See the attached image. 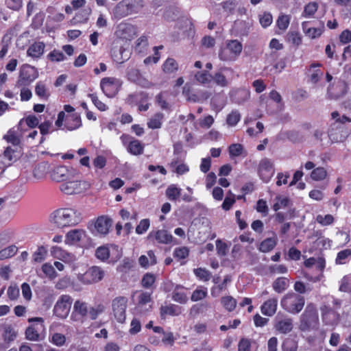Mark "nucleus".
<instances>
[{
    "label": "nucleus",
    "mask_w": 351,
    "mask_h": 351,
    "mask_svg": "<svg viewBox=\"0 0 351 351\" xmlns=\"http://www.w3.org/2000/svg\"><path fill=\"white\" fill-rule=\"evenodd\" d=\"M81 220V213L72 208L57 209L50 215V221L58 228L74 226Z\"/></svg>",
    "instance_id": "1"
},
{
    "label": "nucleus",
    "mask_w": 351,
    "mask_h": 351,
    "mask_svg": "<svg viewBox=\"0 0 351 351\" xmlns=\"http://www.w3.org/2000/svg\"><path fill=\"white\" fill-rule=\"evenodd\" d=\"M305 304L304 298L296 293L289 292L285 295L281 300V307L291 314H298L304 308Z\"/></svg>",
    "instance_id": "2"
},
{
    "label": "nucleus",
    "mask_w": 351,
    "mask_h": 351,
    "mask_svg": "<svg viewBox=\"0 0 351 351\" xmlns=\"http://www.w3.org/2000/svg\"><path fill=\"white\" fill-rule=\"evenodd\" d=\"M243 45L237 40H226L219 51V58L224 62H232L237 59L242 52Z\"/></svg>",
    "instance_id": "3"
},
{
    "label": "nucleus",
    "mask_w": 351,
    "mask_h": 351,
    "mask_svg": "<svg viewBox=\"0 0 351 351\" xmlns=\"http://www.w3.org/2000/svg\"><path fill=\"white\" fill-rule=\"evenodd\" d=\"M319 325V317L317 308L313 304L306 306L301 316L302 330H311L317 328Z\"/></svg>",
    "instance_id": "4"
},
{
    "label": "nucleus",
    "mask_w": 351,
    "mask_h": 351,
    "mask_svg": "<svg viewBox=\"0 0 351 351\" xmlns=\"http://www.w3.org/2000/svg\"><path fill=\"white\" fill-rule=\"evenodd\" d=\"M105 275L104 271L98 266L89 267L84 273L78 274L77 279L84 285H91L101 281Z\"/></svg>",
    "instance_id": "5"
},
{
    "label": "nucleus",
    "mask_w": 351,
    "mask_h": 351,
    "mask_svg": "<svg viewBox=\"0 0 351 351\" xmlns=\"http://www.w3.org/2000/svg\"><path fill=\"white\" fill-rule=\"evenodd\" d=\"M90 184L83 180H67L60 185V190L66 195L80 194L86 191Z\"/></svg>",
    "instance_id": "6"
},
{
    "label": "nucleus",
    "mask_w": 351,
    "mask_h": 351,
    "mask_svg": "<svg viewBox=\"0 0 351 351\" xmlns=\"http://www.w3.org/2000/svg\"><path fill=\"white\" fill-rule=\"evenodd\" d=\"M73 299L69 295L64 294L60 295L53 307V315L60 319H65L68 317Z\"/></svg>",
    "instance_id": "7"
},
{
    "label": "nucleus",
    "mask_w": 351,
    "mask_h": 351,
    "mask_svg": "<svg viewBox=\"0 0 351 351\" xmlns=\"http://www.w3.org/2000/svg\"><path fill=\"white\" fill-rule=\"evenodd\" d=\"M38 77V72L35 67L23 64L21 67L16 86H29Z\"/></svg>",
    "instance_id": "8"
},
{
    "label": "nucleus",
    "mask_w": 351,
    "mask_h": 351,
    "mask_svg": "<svg viewBox=\"0 0 351 351\" xmlns=\"http://www.w3.org/2000/svg\"><path fill=\"white\" fill-rule=\"evenodd\" d=\"M147 239L156 244L171 245L175 238L165 229L153 230L149 232Z\"/></svg>",
    "instance_id": "9"
},
{
    "label": "nucleus",
    "mask_w": 351,
    "mask_h": 351,
    "mask_svg": "<svg viewBox=\"0 0 351 351\" xmlns=\"http://www.w3.org/2000/svg\"><path fill=\"white\" fill-rule=\"evenodd\" d=\"M120 80L115 77H104L101 80L100 86L104 93L108 97H113L121 86Z\"/></svg>",
    "instance_id": "10"
},
{
    "label": "nucleus",
    "mask_w": 351,
    "mask_h": 351,
    "mask_svg": "<svg viewBox=\"0 0 351 351\" xmlns=\"http://www.w3.org/2000/svg\"><path fill=\"white\" fill-rule=\"evenodd\" d=\"M128 304V298L125 297H117L112 302V312L114 318L119 323H123L125 320V310Z\"/></svg>",
    "instance_id": "11"
},
{
    "label": "nucleus",
    "mask_w": 351,
    "mask_h": 351,
    "mask_svg": "<svg viewBox=\"0 0 351 351\" xmlns=\"http://www.w3.org/2000/svg\"><path fill=\"white\" fill-rule=\"evenodd\" d=\"M293 319L286 315L278 313L274 319V328L280 333L287 334L293 328Z\"/></svg>",
    "instance_id": "12"
},
{
    "label": "nucleus",
    "mask_w": 351,
    "mask_h": 351,
    "mask_svg": "<svg viewBox=\"0 0 351 351\" xmlns=\"http://www.w3.org/2000/svg\"><path fill=\"white\" fill-rule=\"evenodd\" d=\"M29 322H36L38 324L29 326L25 330V336L28 340L38 341L40 339L39 332L44 328L43 324V319L42 317H33L28 319Z\"/></svg>",
    "instance_id": "13"
},
{
    "label": "nucleus",
    "mask_w": 351,
    "mask_h": 351,
    "mask_svg": "<svg viewBox=\"0 0 351 351\" xmlns=\"http://www.w3.org/2000/svg\"><path fill=\"white\" fill-rule=\"evenodd\" d=\"M51 178L56 182H65L73 176V173L66 166L58 165L50 171Z\"/></svg>",
    "instance_id": "14"
},
{
    "label": "nucleus",
    "mask_w": 351,
    "mask_h": 351,
    "mask_svg": "<svg viewBox=\"0 0 351 351\" xmlns=\"http://www.w3.org/2000/svg\"><path fill=\"white\" fill-rule=\"evenodd\" d=\"M274 173V169L271 160L268 158L261 160L258 165V174L261 179L265 182H268Z\"/></svg>",
    "instance_id": "15"
},
{
    "label": "nucleus",
    "mask_w": 351,
    "mask_h": 351,
    "mask_svg": "<svg viewBox=\"0 0 351 351\" xmlns=\"http://www.w3.org/2000/svg\"><path fill=\"white\" fill-rule=\"evenodd\" d=\"M225 73H233V70L230 67L221 68L218 71L215 72L213 75L212 80L214 81L217 86L220 87H226L230 82L231 79L227 77Z\"/></svg>",
    "instance_id": "16"
},
{
    "label": "nucleus",
    "mask_w": 351,
    "mask_h": 351,
    "mask_svg": "<svg viewBox=\"0 0 351 351\" xmlns=\"http://www.w3.org/2000/svg\"><path fill=\"white\" fill-rule=\"evenodd\" d=\"M152 294L148 292H141L138 295L136 309L138 313H143L152 308Z\"/></svg>",
    "instance_id": "17"
},
{
    "label": "nucleus",
    "mask_w": 351,
    "mask_h": 351,
    "mask_svg": "<svg viewBox=\"0 0 351 351\" xmlns=\"http://www.w3.org/2000/svg\"><path fill=\"white\" fill-rule=\"evenodd\" d=\"M322 320L325 325L335 326L339 322V314L328 307L325 306L322 309Z\"/></svg>",
    "instance_id": "18"
},
{
    "label": "nucleus",
    "mask_w": 351,
    "mask_h": 351,
    "mask_svg": "<svg viewBox=\"0 0 351 351\" xmlns=\"http://www.w3.org/2000/svg\"><path fill=\"white\" fill-rule=\"evenodd\" d=\"M250 93L245 88L232 90L230 92V100L237 104H241L249 99Z\"/></svg>",
    "instance_id": "19"
},
{
    "label": "nucleus",
    "mask_w": 351,
    "mask_h": 351,
    "mask_svg": "<svg viewBox=\"0 0 351 351\" xmlns=\"http://www.w3.org/2000/svg\"><path fill=\"white\" fill-rule=\"evenodd\" d=\"M86 237V232L82 229H74L69 231L65 237V243L75 245Z\"/></svg>",
    "instance_id": "20"
},
{
    "label": "nucleus",
    "mask_w": 351,
    "mask_h": 351,
    "mask_svg": "<svg viewBox=\"0 0 351 351\" xmlns=\"http://www.w3.org/2000/svg\"><path fill=\"white\" fill-rule=\"evenodd\" d=\"M82 126V121L80 114L74 113L67 115L65 118L64 127L62 130L66 129L72 131L78 129Z\"/></svg>",
    "instance_id": "21"
},
{
    "label": "nucleus",
    "mask_w": 351,
    "mask_h": 351,
    "mask_svg": "<svg viewBox=\"0 0 351 351\" xmlns=\"http://www.w3.org/2000/svg\"><path fill=\"white\" fill-rule=\"evenodd\" d=\"M112 221L106 217H99L95 223V229L97 234L101 235L106 234L111 226Z\"/></svg>",
    "instance_id": "22"
},
{
    "label": "nucleus",
    "mask_w": 351,
    "mask_h": 351,
    "mask_svg": "<svg viewBox=\"0 0 351 351\" xmlns=\"http://www.w3.org/2000/svg\"><path fill=\"white\" fill-rule=\"evenodd\" d=\"M278 307V299L276 298H270L265 301L261 306V313L269 317L273 316Z\"/></svg>",
    "instance_id": "23"
},
{
    "label": "nucleus",
    "mask_w": 351,
    "mask_h": 351,
    "mask_svg": "<svg viewBox=\"0 0 351 351\" xmlns=\"http://www.w3.org/2000/svg\"><path fill=\"white\" fill-rule=\"evenodd\" d=\"M111 56L114 62L122 64L130 58V52L123 47L118 49L113 47L111 50Z\"/></svg>",
    "instance_id": "24"
},
{
    "label": "nucleus",
    "mask_w": 351,
    "mask_h": 351,
    "mask_svg": "<svg viewBox=\"0 0 351 351\" xmlns=\"http://www.w3.org/2000/svg\"><path fill=\"white\" fill-rule=\"evenodd\" d=\"M308 24V21H304L302 23V28L306 36H308L311 39H315L322 34L324 29V25L323 23L319 27H309Z\"/></svg>",
    "instance_id": "25"
},
{
    "label": "nucleus",
    "mask_w": 351,
    "mask_h": 351,
    "mask_svg": "<svg viewBox=\"0 0 351 351\" xmlns=\"http://www.w3.org/2000/svg\"><path fill=\"white\" fill-rule=\"evenodd\" d=\"M181 313L182 307L173 304L162 306L160 308V313L162 319H165L167 315L178 316L181 314Z\"/></svg>",
    "instance_id": "26"
},
{
    "label": "nucleus",
    "mask_w": 351,
    "mask_h": 351,
    "mask_svg": "<svg viewBox=\"0 0 351 351\" xmlns=\"http://www.w3.org/2000/svg\"><path fill=\"white\" fill-rule=\"evenodd\" d=\"M126 6L127 5L124 3L123 0L119 1L112 10L111 14L112 17L119 20L129 15H131L130 11L128 10V8Z\"/></svg>",
    "instance_id": "27"
},
{
    "label": "nucleus",
    "mask_w": 351,
    "mask_h": 351,
    "mask_svg": "<svg viewBox=\"0 0 351 351\" xmlns=\"http://www.w3.org/2000/svg\"><path fill=\"white\" fill-rule=\"evenodd\" d=\"M45 48V45L44 43L35 42L29 47L27 54L33 58H38L44 53Z\"/></svg>",
    "instance_id": "28"
},
{
    "label": "nucleus",
    "mask_w": 351,
    "mask_h": 351,
    "mask_svg": "<svg viewBox=\"0 0 351 351\" xmlns=\"http://www.w3.org/2000/svg\"><path fill=\"white\" fill-rule=\"evenodd\" d=\"M172 299L178 303L185 304L188 301L187 289L181 285H176L172 294Z\"/></svg>",
    "instance_id": "29"
},
{
    "label": "nucleus",
    "mask_w": 351,
    "mask_h": 351,
    "mask_svg": "<svg viewBox=\"0 0 351 351\" xmlns=\"http://www.w3.org/2000/svg\"><path fill=\"white\" fill-rule=\"evenodd\" d=\"M119 36L123 38L130 40L136 34V28L129 23H122L119 25Z\"/></svg>",
    "instance_id": "30"
},
{
    "label": "nucleus",
    "mask_w": 351,
    "mask_h": 351,
    "mask_svg": "<svg viewBox=\"0 0 351 351\" xmlns=\"http://www.w3.org/2000/svg\"><path fill=\"white\" fill-rule=\"evenodd\" d=\"M50 170V165L47 162H40L36 165L33 171V176L37 180L45 178Z\"/></svg>",
    "instance_id": "31"
},
{
    "label": "nucleus",
    "mask_w": 351,
    "mask_h": 351,
    "mask_svg": "<svg viewBox=\"0 0 351 351\" xmlns=\"http://www.w3.org/2000/svg\"><path fill=\"white\" fill-rule=\"evenodd\" d=\"M38 129L40 130V134H42V137L40 138L39 144H42L45 141V136L49 134L52 133L56 130L53 125L52 120H45L43 123H40L38 125Z\"/></svg>",
    "instance_id": "32"
},
{
    "label": "nucleus",
    "mask_w": 351,
    "mask_h": 351,
    "mask_svg": "<svg viewBox=\"0 0 351 351\" xmlns=\"http://www.w3.org/2000/svg\"><path fill=\"white\" fill-rule=\"evenodd\" d=\"M88 306L85 302L81 300H76L73 305V312L71 318H73L75 314L80 315L82 317L87 316L88 313Z\"/></svg>",
    "instance_id": "33"
},
{
    "label": "nucleus",
    "mask_w": 351,
    "mask_h": 351,
    "mask_svg": "<svg viewBox=\"0 0 351 351\" xmlns=\"http://www.w3.org/2000/svg\"><path fill=\"white\" fill-rule=\"evenodd\" d=\"M289 286V280L285 277L277 278L272 283L273 289L278 293L284 292Z\"/></svg>",
    "instance_id": "34"
},
{
    "label": "nucleus",
    "mask_w": 351,
    "mask_h": 351,
    "mask_svg": "<svg viewBox=\"0 0 351 351\" xmlns=\"http://www.w3.org/2000/svg\"><path fill=\"white\" fill-rule=\"evenodd\" d=\"M339 130V134L334 132L333 128H332L328 132V137L332 143L343 142L346 140L348 136L347 132L343 130V128L336 127Z\"/></svg>",
    "instance_id": "35"
},
{
    "label": "nucleus",
    "mask_w": 351,
    "mask_h": 351,
    "mask_svg": "<svg viewBox=\"0 0 351 351\" xmlns=\"http://www.w3.org/2000/svg\"><path fill=\"white\" fill-rule=\"evenodd\" d=\"M131 15L138 13L143 7V0H123Z\"/></svg>",
    "instance_id": "36"
},
{
    "label": "nucleus",
    "mask_w": 351,
    "mask_h": 351,
    "mask_svg": "<svg viewBox=\"0 0 351 351\" xmlns=\"http://www.w3.org/2000/svg\"><path fill=\"white\" fill-rule=\"evenodd\" d=\"M194 78L197 83L206 85L211 82L213 75L208 71H200L195 73Z\"/></svg>",
    "instance_id": "37"
},
{
    "label": "nucleus",
    "mask_w": 351,
    "mask_h": 351,
    "mask_svg": "<svg viewBox=\"0 0 351 351\" xmlns=\"http://www.w3.org/2000/svg\"><path fill=\"white\" fill-rule=\"evenodd\" d=\"M164 114L161 112L154 114L147 122V126L151 129L160 128L163 122Z\"/></svg>",
    "instance_id": "38"
},
{
    "label": "nucleus",
    "mask_w": 351,
    "mask_h": 351,
    "mask_svg": "<svg viewBox=\"0 0 351 351\" xmlns=\"http://www.w3.org/2000/svg\"><path fill=\"white\" fill-rule=\"evenodd\" d=\"M35 93L40 99L45 100H47L50 95L49 91L47 88L46 84L42 81H39L36 83L35 86Z\"/></svg>",
    "instance_id": "39"
},
{
    "label": "nucleus",
    "mask_w": 351,
    "mask_h": 351,
    "mask_svg": "<svg viewBox=\"0 0 351 351\" xmlns=\"http://www.w3.org/2000/svg\"><path fill=\"white\" fill-rule=\"evenodd\" d=\"M3 139H5L8 143H11L14 148L19 147L21 143L19 134L14 130H10L8 133L3 136Z\"/></svg>",
    "instance_id": "40"
},
{
    "label": "nucleus",
    "mask_w": 351,
    "mask_h": 351,
    "mask_svg": "<svg viewBox=\"0 0 351 351\" xmlns=\"http://www.w3.org/2000/svg\"><path fill=\"white\" fill-rule=\"evenodd\" d=\"M182 189L176 184L169 185L166 189V196L171 201H177L181 195Z\"/></svg>",
    "instance_id": "41"
},
{
    "label": "nucleus",
    "mask_w": 351,
    "mask_h": 351,
    "mask_svg": "<svg viewBox=\"0 0 351 351\" xmlns=\"http://www.w3.org/2000/svg\"><path fill=\"white\" fill-rule=\"evenodd\" d=\"M17 331L11 325H6L4 326L3 337L4 341L10 343L13 341L17 336Z\"/></svg>",
    "instance_id": "42"
},
{
    "label": "nucleus",
    "mask_w": 351,
    "mask_h": 351,
    "mask_svg": "<svg viewBox=\"0 0 351 351\" xmlns=\"http://www.w3.org/2000/svg\"><path fill=\"white\" fill-rule=\"evenodd\" d=\"M178 69L177 62L171 58H168L162 65V70L165 73L171 74L176 72Z\"/></svg>",
    "instance_id": "43"
},
{
    "label": "nucleus",
    "mask_w": 351,
    "mask_h": 351,
    "mask_svg": "<svg viewBox=\"0 0 351 351\" xmlns=\"http://www.w3.org/2000/svg\"><path fill=\"white\" fill-rule=\"evenodd\" d=\"M277 239L275 237L267 238L263 241L259 246V250L262 252H268L276 245Z\"/></svg>",
    "instance_id": "44"
},
{
    "label": "nucleus",
    "mask_w": 351,
    "mask_h": 351,
    "mask_svg": "<svg viewBox=\"0 0 351 351\" xmlns=\"http://www.w3.org/2000/svg\"><path fill=\"white\" fill-rule=\"evenodd\" d=\"M23 123L26 124L30 128H34L37 126L38 127L40 124V119L36 115L32 114L21 119L19 126H22Z\"/></svg>",
    "instance_id": "45"
},
{
    "label": "nucleus",
    "mask_w": 351,
    "mask_h": 351,
    "mask_svg": "<svg viewBox=\"0 0 351 351\" xmlns=\"http://www.w3.org/2000/svg\"><path fill=\"white\" fill-rule=\"evenodd\" d=\"M128 151L133 155H140L143 152V146L138 140H133L130 142Z\"/></svg>",
    "instance_id": "46"
},
{
    "label": "nucleus",
    "mask_w": 351,
    "mask_h": 351,
    "mask_svg": "<svg viewBox=\"0 0 351 351\" xmlns=\"http://www.w3.org/2000/svg\"><path fill=\"white\" fill-rule=\"evenodd\" d=\"M134 260L130 258H124L117 267V270L121 273H128L134 267Z\"/></svg>",
    "instance_id": "47"
},
{
    "label": "nucleus",
    "mask_w": 351,
    "mask_h": 351,
    "mask_svg": "<svg viewBox=\"0 0 351 351\" xmlns=\"http://www.w3.org/2000/svg\"><path fill=\"white\" fill-rule=\"evenodd\" d=\"M19 147L13 148L12 147H8L3 154V157L7 160L6 162L8 165L10 164L11 162L16 160L18 157V149Z\"/></svg>",
    "instance_id": "48"
},
{
    "label": "nucleus",
    "mask_w": 351,
    "mask_h": 351,
    "mask_svg": "<svg viewBox=\"0 0 351 351\" xmlns=\"http://www.w3.org/2000/svg\"><path fill=\"white\" fill-rule=\"evenodd\" d=\"M290 15L281 14L279 15L276 20V25L279 28V29L282 31H285L290 24Z\"/></svg>",
    "instance_id": "49"
},
{
    "label": "nucleus",
    "mask_w": 351,
    "mask_h": 351,
    "mask_svg": "<svg viewBox=\"0 0 351 351\" xmlns=\"http://www.w3.org/2000/svg\"><path fill=\"white\" fill-rule=\"evenodd\" d=\"M254 341L247 338H242L238 343V351H254Z\"/></svg>",
    "instance_id": "50"
},
{
    "label": "nucleus",
    "mask_w": 351,
    "mask_h": 351,
    "mask_svg": "<svg viewBox=\"0 0 351 351\" xmlns=\"http://www.w3.org/2000/svg\"><path fill=\"white\" fill-rule=\"evenodd\" d=\"M221 303L223 306L228 311H232L237 306L236 300L232 296L229 295L222 297L221 299Z\"/></svg>",
    "instance_id": "51"
},
{
    "label": "nucleus",
    "mask_w": 351,
    "mask_h": 351,
    "mask_svg": "<svg viewBox=\"0 0 351 351\" xmlns=\"http://www.w3.org/2000/svg\"><path fill=\"white\" fill-rule=\"evenodd\" d=\"M41 270L46 277L53 280L57 277V273L55 271L53 266L49 263H46L42 265Z\"/></svg>",
    "instance_id": "52"
},
{
    "label": "nucleus",
    "mask_w": 351,
    "mask_h": 351,
    "mask_svg": "<svg viewBox=\"0 0 351 351\" xmlns=\"http://www.w3.org/2000/svg\"><path fill=\"white\" fill-rule=\"evenodd\" d=\"M235 202V195L231 191H229L223 200L221 207L224 210H229Z\"/></svg>",
    "instance_id": "53"
},
{
    "label": "nucleus",
    "mask_w": 351,
    "mask_h": 351,
    "mask_svg": "<svg viewBox=\"0 0 351 351\" xmlns=\"http://www.w3.org/2000/svg\"><path fill=\"white\" fill-rule=\"evenodd\" d=\"M350 258H351V250L346 249L338 252L335 261L337 264L342 265L346 263Z\"/></svg>",
    "instance_id": "54"
},
{
    "label": "nucleus",
    "mask_w": 351,
    "mask_h": 351,
    "mask_svg": "<svg viewBox=\"0 0 351 351\" xmlns=\"http://www.w3.org/2000/svg\"><path fill=\"white\" fill-rule=\"evenodd\" d=\"M318 5L316 2H310L305 5L302 16L308 18L312 16L317 10Z\"/></svg>",
    "instance_id": "55"
},
{
    "label": "nucleus",
    "mask_w": 351,
    "mask_h": 351,
    "mask_svg": "<svg viewBox=\"0 0 351 351\" xmlns=\"http://www.w3.org/2000/svg\"><path fill=\"white\" fill-rule=\"evenodd\" d=\"M214 123V119L211 115H208L204 119H199L198 123H194V127L195 129H198V125L203 128H209Z\"/></svg>",
    "instance_id": "56"
},
{
    "label": "nucleus",
    "mask_w": 351,
    "mask_h": 351,
    "mask_svg": "<svg viewBox=\"0 0 351 351\" xmlns=\"http://www.w3.org/2000/svg\"><path fill=\"white\" fill-rule=\"evenodd\" d=\"M287 41L295 46L301 45L302 38L300 34L298 32H289L287 35Z\"/></svg>",
    "instance_id": "57"
},
{
    "label": "nucleus",
    "mask_w": 351,
    "mask_h": 351,
    "mask_svg": "<svg viewBox=\"0 0 351 351\" xmlns=\"http://www.w3.org/2000/svg\"><path fill=\"white\" fill-rule=\"evenodd\" d=\"M241 120V114L237 110H232L226 118V123L230 126H235Z\"/></svg>",
    "instance_id": "58"
},
{
    "label": "nucleus",
    "mask_w": 351,
    "mask_h": 351,
    "mask_svg": "<svg viewBox=\"0 0 351 351\" xmlns=\"http://www.w3.org/2000/svg\"><path fill=\"white\" fill-rule=\"evenodd\" d=\"M95 256L101 261H106L110 256V250L107 246H100L95 251Z\"/></svg>",
    "instance_id": "59"
},
{
    "label": "nucleus",
    "mask_w": 351,
    "mask_h": 351,
    "mask_svg": "<svg viewBox=\"0 0 351 351\" xmlns=\"http://www.w3.org/2000/svg\"><path fill=\"white\" fill-rule=\"evenodd\" d=\"M147 38L146 36H142L138 38L136 41L135 51L138 53H144L147 47Z\"/></svg>",
    "instance_id": "60"
},
{
    "label": "nucleus",
    "mask_w": 351,
    "mask_h": 351,
    "mask_svg": "<svg viewBox=\"0 0 351 351\" xmlns=\"http://www.w3.org/2000/svg\"><path fill=\"white\" fill-rule=\"evenodd\" d=\"M17 252V247L15 245H11L0 251V260L6 259L13 256Z\"/></svg>",
    "instance_id": "61"
},
{
    "label": "nucleus",
    "mask_w": 351,
    "mask_h": 351,
    "mask_svg": "<svg viewBox=\"0 0 351 351\" xmlns=\"http://www.w3.org/2000/svg\"><path fill=\"white\" fill-rule=\"evenodd\" d=\"M105 307L102 304H98L95 306H91L88 308V313L91 319L94 320L97 318V317L104 311Z\"/></svg>",
    "instance_id": "62"
},
{
    "label": "nucleus",
    "mask_w": 351,
    "mask_h": 351,
    "mask_svg": "<svg viewBox=\"0 0 351 351\" xmlns=\"http://www.w3.org/2000/svg\"><path fill=\"white\" fill-rule=\"evenodd\" d=\"M228 151L230 157H238L243 154V147L241 144L234 143L229 146Z\"/></svg>",
    "instance_id": "63"
},
{
    "label": "nucleus",
    "mask_w": 351,
    "mask_h": 351,
    "mask_svg": "<svg viewBox=\"0 0 351 351\" xmlns=\"http://www.w3.org/2000/svg\"><path fill=\"white\" fill-rule=\"evenodd\" d=\"M47 251L43 246H40L33 254V261L40 263L45 259Z\"/></svg>",
    "instance_id": "64"
}]
</instances>
